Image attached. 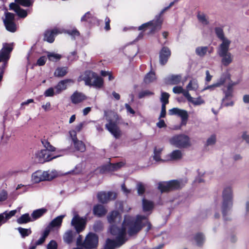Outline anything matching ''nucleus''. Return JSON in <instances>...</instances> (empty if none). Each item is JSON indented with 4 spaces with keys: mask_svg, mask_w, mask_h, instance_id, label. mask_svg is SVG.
<instances>
[{
    "mask_svg": "<svg viewBox=\"0 0 249 249\" xmlns=\"http://www.w3.org/2000/svg\"><path fill=\"white\" fill-rule=\"evenodd\" d=\"M147 225V231L151 228V225L145 216L138 215L135 220H132L130 216H125L121 228L113 225L110 228L111 234L116 236V240L107 239L105 249H115L124 244L126 241V227H128V233L132 236L137 233L145 225Z\"/></svg>",
    "mask_w": 249,
    "mask_h": 249,
    "instance_id": "obj_1",
    "label": "nucleus"
},
{
    "mask_svg": "<svg viewBox=\"0 0 249 249\" xmlns=\"http://www.w3.org/2000/svg\"><path fill=\"white\" fill-rule=\"evenodd\" d=\"M105 116L108 122L105 125L106 128L116 139H119L122 133L118 126V115L112 111H105Z\"/></svg>",
    "mask_w": 249,
    "mask_h": 249,
    "instance_id": "obj_2",
    "label": "nucleus"
},
{
    "mask_svg": "<svg viewBox=\"0 0 249 249\" xmlns=\"http://www.w3.org/2000/svg\"><path fill=\"white\" fill-rule=\"evenodd\" d=\"M178 0H175V1L171 2L168 6L162 9L160 14L156 16L155 20L142 24L139 27V30H141L142 29H148L149 30V32L148 33L149 34H154L156 32L160 30L161 29V24L162 23V19L161 18V15L164 13L165 11L172 6L174 5L175 2H177Z\"/></svg>",
    "mask_w": 249,
    "mask_h": 249,
    "instance_id": "obj_3",
    "label": "nucleus"
},
{
    "mask_svg": "<svg viewBox=\"0 0 249 249\" xmlns=\"http://www.w3.org/2000/svg\"><path fill=\"white\" fill-rule=\"evenodd\" d=\"M222 212L224 217L228 215L233 205V190L231 186L225 187L222 192Z\"/></svg>",
    "mask_w": 249,
    "mask_h": 249,
    "instance_id": "obj_4",
    "label": "nucleus"
},
{
    "mask_svg": "<svg viewBox=\"0 0 249 249\" xmlns=\"http://www.w3.org/2000/svg\"><path fill=\"white\" fill-rule=\"evenodd\" d=\"M170 143L178 148H186L192 145L190 137L185 134H178L169 140Z\"/></svg>",
    "mask_w": 249,
    "mask_h": 249,
    "instance_id": "obj_5",
    "label": "nucleus"
},
{
    "mask_svg": "<svg viewBox=\"0 0 249 249\" xmlns=\"http://www.w3.org/2000/svg\"><path fill=\"white\" fill-rule=\"evenodd\" d=\"M230 45L219 46L217 50V53L221 57V64L227 67L230 65L233 60V55L229 52Z\"/></svg>",
    "mask_w": 249,
    "mask_h": 249,
    "instance_id": "obj_6",
    "label": "nucleus"
},
{
    "mask_svg": "<svg viewBox=\"0 0 249 249\" xmlns=\"http://www.w3.org/2000/svg\"><path fill=\"white\" fill-rule=\"evenodd\" d=\"M58 175L55 170L42 171L38 170L32 174V180L35 183H38L45 180H51Z\"/></svg>",
    "mask_w": 249,
    "mask_h": 249,
    "instance_id": "obj_7",
    "label": "nucleus"
},
{
    "mask_svg": "<svg viewBox=\"0 0 249 249\" xmlns=\"http://www.w3.org/2000/svg\"><path fill=\"white\" fill-rule=\"evenodd\" d=\"M183 185L181 181L173 180L168 182H160L158 188L162 193L180 188Z\"/></svg>",
    "mask_w": 249,
    "mask_h": 249,
    "instance_id": "obj_8",
    "label": "nucleus"
},
{
    "mask_svg": "<svg viewBox=\"0 0 249 249\" xmlns=\"http://www.w3.org/2000/svg\"><path fill=\"white\" fill-rule=\"evenodd\" d=\"M86 217H82L75 214L71 221V225L75 228L76 232L79 233L85 228L87 220Z\"/></svg>",
    "mask_w": 249,
    "mask_h": 249,
    "instance_id": "obj_9",
    "label": "nucleus"
},
{
    "mask_svg": "<svg viewBox=\"0 0 249 249\" xmlns=\"http://www.w3.org/2000/svg\"><path fill=\"white\" fill-rule=\"evenodd\" d=\"M98 244V237L97 234L89 232L86 237L83 246L86 249L96 248Z\"/></svg>",
    "mask_w": 249,
    "mask_h": 249,
    "instance_id": "obj_10",
    "label": "nucleus"
},
{
    "mask_svg": "<svg viewBox=\"0 0 249 249\" xmlns=\"http://www.w3.org/2000/svg\"><path fill=\"white\" fill-rule=\"evenodd\" d=\"M15 15L10 12L5 13V18L3 22L7 30L11 32H15L17 28L15 23L14 22Z\"/></svg>",
    "mask_w": 249,
    "mask_h": 249,
    "instance_id": "obj_11",
    "label": "nucleus"
},
{
    "mask_svg": "<svg viewBox=\"0 0 249 249\" xmlns=\"http://www.w3.org/2000/svg\"><path fill=\"white\" fill-rule=\"evenodd\" d=\"M13 50V48L10 44L3 45V48L0 51V62H3V69L6 66L7 61L10 57V53Z\"/></svg>",
    "mask_w": 249,
    "mask_h": 249,
    "instance_id": "obj_12",
    "label": "nucleus"
},
{
    "mask_svg": "<svg viewBox=\"0 0 249 249\" xmlns=\"http://www.w3.org/2000/svg\"><path fill=\"white\" fill-rule=\"evenodd\" d=\"M223 92L224 94V97L222 100V104L224 106L229 107L232 106L234 102L231 101L233 96V89L226 87V89H223Z\"/></svg>",
    "mask_w": 249,
    "mask_h": 249,
    "instance_id": "obj_13",
    "label": "nucleus"
},
{
    "mask_svg": "<svg viewBox=\"0 0 249 249\" xmlns=\"http://www.w3.org/2000/svg\"><path fill=\"white\" fill-rule=\"evenodd\" d=\"M36 161L40 163H44L50 161L51 160L55 158L56 157H51L50 153L47 150L42 149L37 151L36 154Z\"/></svg>",
    "mask_w": 249,
    "mask_h": 249,
    "instance_id": "obj_14",
    "label": "nucleus"
},
{
    "mask_svg": "<svg viewBox=\"0 0 249 249\" xmlns=\"http://www.w3.org/2000/svg\"><path fill=\"white\" fill-rule=\"evenodd\" d=\"M70 137H71L74 148L81 152L86 150V146L84 142L77 139L76 136V132L74 130H71L69 132Z\"/></svg>",
    "mask_w": 249,
    "mask_h": 249,
    "instance_id": "obj_15",
    "label": "nucleus"
},
{
    "mask_svg": "<svg viewBox=\"0 0 249 249\" xmlns=\"http://www.w3.org/2000/svg\"><path fill=\"white\" fill-rule=\"evenodd\" d=\"M116 197V194L111 192H108L107 193L101 192L99 193L97 195L98 200L102 203H107L110 200L115 199Z\"/></svg>",
    "mask_w": 249,
    "mask_h": 249,
    "instance_id": "obj_16",
    "label": "nucleus"
},
{
    "mask_svg": "<svg viewBox=\"0 0 249 249\" xmlns=\"http://www.w3.org/2000/svg\"><path fill=\"white\" fill-rule=\"evenodd\" d=\"M214 31L217 37L221 41V43L219 44V46L231 45V41L225 36L222 28L220 27H216L214 29Z\"/></svg>",
    "mask_w": 249,
    "mask_h": 249,
    "instance_id": "obj_17",
    "label": "nucleus"
},
{
    "mask_svg": "<svg viewBox=\"0 0 249 249\" xmlns=\"http://www.w3.org/2000/svg\"><path fill=\"white\" fill-rule=\"evenodd\" d=\"M95 75V73L90 71H86L80 76L78 79L79 82L84 81L86 85L91 86L92 81Z\"/></svg>",
    "mask_w": 249,
    "mask_h": 249,
    "instance_id": "obj_18",
    "label": "nucleus"
},
{
    "mask_svg": "<svg viewBox=\"0 0 249 249\" xmlns=\"http://www.w3.org/2000/svg\"><path fill=\"white\" fill-rule=\"evenodd\" d=\"M62 31L57 28H54L52 30L47 31L44 34V40L49 43H52L54 40L55 36L61 34Z\"/></svg>",
    "mask_w": 249,
    "mask_h": 249,
    "instance_id": "obj_19",
    "label": "nucleus"
},
{
    "mask_svg": "<svg viewBox=\"0 0 249 249\" xmlns=\"http://www.w3.org/2000/svg\"><path fill=\"white\" fill-rule=\"evenodd\" d=\"M171 55L170 49L166 47H163L160 53V62L161 65H164L168 61Z\"/></svg>",
    "mask_w": 249,
    "mask_h": 249,
    "instance_id": "obj_20",
    "label": "nucleus"
},
{
    "mask_svg": "<svg viewBox=\"0 0 249 249\" xmlns=\"http://www.w3.org/2000/svg\"><path fill=\"white\" fill-rule=\"evenodd\" d=\"M184 153L180 149L174 150L167 155V157L172 161L180 160L182 159Z\"/></svg>",
    "mask_w": 249,
    "mask_h": 249,
    "instance_id": "obj_21",
    "label": "nucleus"
},
{
    "mask_svg": "<svg viewBox=\"0 0 249 249\" xmlns=\"http://www.w3.org/2000/svg\"><path fill=\"white\" fill-rule=\"evenodd\" d=\"M74 81L71 79H67L60 81L55 87L56 93L59 94L62 91L65 90L67 87V84L69 83H73Z\"/></svg>",
    "mask_w": 249,
    "mask_h": 249,
    "instance_id": "obj_22",
    "label": "nucleus"
},
{
    "mask_svg": "<svg viewBox=\"0 0 249 249\" xmlns=\"http://www.w3.org/2000/svg\"><path fill=\"white\" fill-rule=\"evenodd\" d=\"M10 10H14L18 17L24 18L27 16V13L26 10L21 9L17 4L11 3L9 5Z\"/></svg>",
    "mask_w": 249,
    "mask_h": 249,
    "instance_id": "obj_23",
    "label": "nucleus"
},
{
    "mask_svg": "<svg viewBox=\"0 0 249 249\" xmlns=\"http://www.w3.org/2000/svg\"><path fill=\"white\" fill-rule=\"evenodd\" d=\"M169 114L170 115H178L181 119L188 117V114L186 110L179 109L177 107H174L170 109L169 110Z\"/></svg>",
    "mask_w": 249,
    "mask_h": 249,
    "instance_id": "obj_24",
    "label": "nucleus"
},
{
    "mask_svg": "<svg viewBox=\"0 0 249 249\" xmlns=\"http://www.w3.org/2000/svg\"><path fill=\"white\" fill-rule=\"evenodd\" d=\"M169 114L170 115H178L181 119L188 117V114L186 110L179 109L177 107H174L170 109L169 110Z\"/></svg>",
    "mask_w": 249,
    "mask_h": 249,
    "instance_id": "obj_25",
    "label": "nucleus"
},
{
    "mask_svg": "<svg viewBox=\"0 0 249 249\" xmlns=\"http://www.w3.org/2000/svg\"><path fill=\"white\" fill-rule=\"evenodd\" d=\"M107 220L110 224L117 223L120 222L121 219L120 214L118 211H112L110 213L107 217Z\"/></svg>",
    "mask_w": 249,
    "mask_h": 249,
    "instance_id": "obj_26",
    "label": "nucleus"
},
{
    "mask_svg": "<svg viewBox=\"0 0 249 249\" xmlns=\"http://www.w3.org/2000/svg\"><path fill=\"white\" fill-rule=\"evenodd\" d=\"M185 97L187 99L189 102L192 103L195 106H199L204 104L205 103L204 100L202 99L201 96H199L197 98L195 99L191 96L189 92L186 93Z\"/></svg>",
    "mask_w": 249,
    "mask_h": 249,
    "instance_id": "obj_27",
    "label": "nucleus"
},
{
    "mask_svg": "<svg viewBox=\"0 0 249 249\" xmlns=\"http://www.w3.org/2000/svg\"><path fill=\"white\" fill-rule=\"evenodd\" d=\"M93 213L94 215L98 217H101L105 215L107 213V210L105 207L102 205L98 204L95 206L93 209Z\"/></svg>",
    "mask_w": 249,
    "mask_h": 249,
    "instance_id": "obj_28",
    "label": "nucleus"
},
{
    "mask_svg": "<svg viewBox=\"0 0 249 249\" xmlns=\"http://www.w3.org/2000/svg\"><path fill=\"white\" fill-rule=\"evenodd\" d=\"M231 74L228 70H227L223 72L219 78L217 80L216 83L219 87L224 85L225 83L227 81L231 79Z\"/></svg>",
    "mask_w": 249,
    "mask_h": 249,
    "instance_id": "obj_29",
    "label": "nucleus"
},
{
    "mask_svg": "<svg viewBox=\"0 0 249 249\" xmlns=\"http://www.w3.org/2000/svg\"><path fill=\"white\" fill-rule=\"evenodd\" d=\"M16 213V210H13L11 211L9 213L5 212L2 213L0 214V226L5 223L7 220L14 216Z\"/></svg>",
    "mask_w": 249,
    "mask_h": 249,
    "instance_id": "obj_30",
    "label": "nucleus"
},
{
    "mask_svg": "<svg viewBox=\"0 0 249 249\" xmlns=\"http://www.w3.org/2000/svg\"><path fill=\"white\" fill-rule=\"evenodd\" d=\"M199 87L198 80L196 78H192L186 87V91H196Z\"/></svg>",
    "mask_w": 249,
    "mask_h": 249,
    "instance_id": "obj_31",
    "label": "nucleus"
},
{
    "mask_svg": "<svg viewBox=\"0 0 249 249\" xmlns=\"http://www.w3.org/2000/svg\"><path fill=\"white\" fill-rule=\"evenodd\" d=\"M122 166V163H117L115 164H111L103 166L102 167V171H114L119 169Z\"/></svg>",
    "mask_w": 249,
    "mask_h": 249,
    "instance_id": "obj_32",
    "label": "nucleus"
},
{
    "mask_svg": "<svg viewBox=\"0 0 249 249\" xmlns=\"http://www.w3.org/2000/svg\"><path fill=\"white\" fill-rule=\"evenodd\" d=\"M71 98L72 103L77 104L84 100L86 98L83 94L76 91L71 96Z\"/></svg>",
    "mask_w": 249,
    "mask_h": 249,
    "instance_id": "obj_33",
    "label": "nucleus"
},
{
    "mask_svg": "<svg viewBox=\"0 0 249 249\" xmlns=\"http://www.w3.org/2000/svg\"><path fill=\"white\" fill-rule=\"evenodd\" d=\"M181 79V76L180 74L172 75L166 78V82L170 85H177L179 83Z\"/></svg>",
    "mask_w": 249,
    "mask_h": 249,
    "instance_id": "obj_34",
    "label": "nucleus"
},
{
    "mask_svg": "<svg viewBox=\"0 0 249 249\" xmlns=\"http://www.w3.org/2000/svg\"><path fill=\"white\" fill-rule=\"evenodd\" d=\"M142 208L144 212L151 211L154 207L153 202L146 200L144 198L142 199Z\"/></svg>",
    "mask_w": 249,
    "mask_h": 249,
    "instance_id": "obj_35",
    "label": "nucleus"
},
{
    "mask_svg": "<svg viewBox=\"0 0 249 249\" xmlns=\"http://www.w3.org/2000/svg\"><path fill=\"white\" fill-rule=\"evenodd\" d=\"M46 212L47 209L45 208L39 209L34 211L31 214V216L33 218V221L42 216Z\"/></svg>",
    "mask_w": 249,
    "mask_h": 249,
    "instance_id": "obj_36",
    "label": "nucleus"
},
{
    "mask_svg": "<svg viewBox=\"0 0 249 249\" xmlns=\"http://www.w3.org/2000/svg\"><path fill=\"white\" fill-rule=\"evenodd\" d=\"M68 72V68L66 67H58L54 71V75L56 77H62L65 76Z\"/></svg>",
    "mask_w": 249,
    "mask_h": 249,
    "instance_id": "obj_37",
    "label": "nucleus"
},
{
    "mask_svg": "<svg viewBox=\"0 0 249 249\" xmlns=\"http://www.w3.org/2000/svg\"><path fill=\"white\" fill-rule=\"evenodd\" d=\"M17 222L19 224H25L32 221L31 217L28 213L22 214L20 217L17 219Z\"/></svg>",
    "mask_w": 249,
    "mask_h": 249,
    "instance_id": "obj_38",
    "label": "nucleus"
},
{
    "mask_svg": "<svg viewBox=\"0 0 249 249\" xmlns=\"http://www.w3.org/2000/svg\"><path fill=\"white\" fill-rule=\"evenodd\" d=\"M197 18L199 21L203 25H206L209 23L208 17L203 13H198Z\"/></svg>",
    "mask_w": 249,
    "mask_h": 249,
    "instance_id": "obj_39",
    "label": "nucleus"
},
{
    "mask_svg": "<svg viewBox=\"0 0 249 249\" xmlns=\"http://www.w3.org/2000/svg\"><path fill=\"white\" fill-rule=\"evenodd\" d=\"M163 150L162 147H156L154 151L153 159L156 161H164V160L161 159L160 154Z\"/></svg>",
    "mask_w": 249,
    "mask_h": 249,
    "instance_id": "obj_40",
    "label": "nucleus"
},
{
    "mask_svg": "<svg viewBox=\"0 0 249 249\" xmlns=\"http://www.w3.org/2000/svg\"><path fill=\"white\" fill-rule=\"evenodd\" d=\"M73 233L72 231H67L63 235V240L67 244H70L73 240Z\"/></svg>",
    "mask_w": 249,
    "mask_h": 249,
    "instance_id": "obj_41",
    "label": "nucleus"
},
{
    "mask_svg": "<svg viewBox=\"0 0 249 249\" xmlns=\"http://www.w3.org/2000/svg\"><path fill=\"white\" fill-rule=\"evenodd\" d=\"M103 84V80L101 77L95 73V75L92 81L91 85L95 87L101 88Z\"/></svg>",
    "mask_w": 249,
    "mask_h": 249,
    "instance_id": "obj_42",
    "label": "nucleus"
},
{
    "mask_svg": "<svg viewBox=\"0 0 249 249\" xmlns=\"http://www.w3.org/2000/svg\"><path fill=\"white\" fill-rule=\"evenodd\" d=\"M64 215H60L53 219L50 224L51 227H59L61 226Z\"/></svg>",
    "mask_w": 249,
    "mask_h": 249,
    "instance_id": "obj_43",
    "label": "nucleus"
},
{
    "mask_svg": "<svg viewBox=\"0 0 249 249\" xmlns=\"http://www.w3.org/2000/svg\"><path fill=\"white\" fill-rule=\"evenodd\" d=\"M216 141L217 138L216 134H212L207 138L205 145L206 146H213L216 143Z\"/></svg>",
    "mask_w": 249,
    "mask_h": 249,
    "instance_id": "obj_44",
    "label": "nucleus"
},
{
    "mask_svg": "<svg viewBox=\"0 0 249 249\" xmlns=\"http://www.w3.org/2000/svg\"><path fill=\"white\" fill-rule=\"evenodd\" d=\"M156 79L155 74L154 72L150 71L148 73L144 78V82L146 84H149L153 82Z\"/></svg>",
    "mask_w": 249,
    "mask_h": 249,
    "instance_id": "obj_45",
    "label": "nucleus"
},
{
    "mask_svg": "<svg viewBox=\"0 0 249 249\" xmlns=\"http://www.w3.org/2000/svg\"><path fill=\"white\" fill-rule=\"evenodd\" d=\"M208 51V47L206 46L204 47H198L196 49V53L197 55L199 56H204Z\"/></svg>",
    "mask_w": 249,
    "mask_h": 249,
    "instance_id": "obj_46",
    "label": "nucleus"
},
{
    "mask_svg": "<svg viewBox=\"0 0 249 249\" xmlns=\"http://www.w3.org/2000/svg\"><path fill=\"white\" fill-rule=\"evenodd\" d=\"M47 56L49 60L52 61L59 60L61 58L60 54L50 52L47 53Z\"/></svg>",
    "mask_w": 249,
    "mask_h": 249,
    "instance_id": "obj_47",
    "label": "nucleus"
},
{
    "mask_svg": "<svg viewBox=\"0 0 249 249\" xmlns=\"http://www.w3.org/2000/svg\"><path fill=\"white\" fill-rule=\"evenodd\" d=\"M173 91L175 94L182 93L185 97L186 93L188 92V91L184 90L181 86H175L173 89Z\"/></svg>",
    "mask_w": 249,
    "mask_h": 249,
    "instance_id": "obj_48",
    "label": "nucleus"
},
{
    "mask_svg": "<svg viewBox=\"0 0 249 249\" xmlns=\"http://www.w3.org/2000/svg\"><path fill=\"white\" fill-rule=\"evenodd\" d=\"M169 97V94L168 93L165 92H161L160 101L162 102V105H164L165 106L166 104L168 103Z\"/></svg>",
    "mask_w": 249,
    "mask_h": 249,
    "instance_id": "obj_49",
    "label": "nucleus"
},
{
    "mask_svg": "<svg viewBox=\"0 0 249 249\" xmlns=\"http://www.w3.org/2000/svg\"><path fill=\"white\" fill-rule=\"evenodd\" d=\"M19 232L20 233L22 237H25L28 236L29 234L31 233V231L30 229H24L21 227H19L18 229Z\"/></svg>",
    "mask_w": 249,
    "mask_h": 249,
    "instance_id": "obj_50",
    "label": "nucleus"
},
{
    "mask_svg": "<svg viewBox=\"0 0 249 249\" xmlns=\"http://www.w3.org/2000/svg\"><path fill=\"white\" fill-rule=\"evenodd\" d=\"M15 1L18 4L25 7L30 6L33 4V2L30 0H15Z\"/></svg>",
    "mask_w": 249,
    "mask_h": 249,
    "instance_id": "obj_51",
    "label": "nucleus"
},
{
    "mask_svg": "<svg viewBox=\"0 0 249 249\" xmlns=\"http://www.w3.org/2000/svg\"><path fill=\"white\" fill-rule=\"evenodd\" d=\"M103 225L101 221H97L95 222L93 226V229L95 231H99L103 229Z\"/></svg>",
    "mask_w": 249,
    "mask_h": 249,
    "instance_id": "obj_52",
    "label": "nucleus"
},
{
    "mask_svg": "<svg viewBox=\"0 0 249 249\" xmlns=\"http://www.w3.org/2000/svg\"><path fill=\"white\" fill-rule=\"evenodd\" d=\"M153 94L154 93L149 90H144L139 92L138 96L139 98H142L146 96H149Z\"/></svg>",
    "mask_w": 249,
    "mask_h": 249,
    "instance_id": "obj_53",
    "label": "nucleus"
},
{
    "mask_svg": "<svg viewBox=\"0 0 249 249\" xmlns=\"http://www.w3.org/2000/svg\"><path fill=\"white\" fill-rule=\"evenodd\" d=\"M195 240L197 245L200 246L203 243L204 241V236L201 233L196 234L195 236Z\"/></svg>",
    "mask_w": 249,
    "mask_h": 249,
    "instance_id": "obj_54",
    "label": "nucleus"
},
{
    "mask_svg": "<svg viewBox=\"0 0 249 249\" xmlns=\"http://www.w3.org/2000/svg\"><path fill=\"white\" fill-rule=\"evenodd\" d=\"M137 190L139 195H142L145 192V187L142 183L139 182L137 185Z\"/></svg>",
    "mask_w": 249,
    "mask_h": 249,
    "instance_id": "obj_55",
    "label": "nucleus"
},
{
    "mask_svg": "<svg viewBox=\"0 0 249 249\" xmlns=\"http://www.w3.org/2000/svg\"><path fill=\"white\" fill-rule=\"evenodd\" d=\"M220 87L217 83H215L211 85L205 87L202 90V91L206 90H210V91H213L216 88Z\"/></svg>",
    "mask_w": 249,
    "mask_h": 249,
    "instance_id": "obj_56",
    "label": "nucleus"
},
{
    "mask_svg": "<svg viewBox=\"0 0 249 249\" xmlns=\"http://www.w3.org/2000/svg\"><path fill=\"white\" fill-rule=\"evenodd\" d=\"M57 244L54 240H52L47 245V249H57Z\"/></svg>",
    "mask_w": 249,
    "mask_h": 249,
    "instance_id": "obj_57",
    "label": "nucleus"
},
{
    "mask_svg": "<svg viewBox=\"0 0 249 249\" xmlns=\"http://www.w3.org/2000/svg\"><path fill=\"white\" fill-rule=\"evenodd\" d=\"M54 95V89L53 88L47 89L44 92L46 97H52Z\"/></svg>",
    "mask_w": 249,
    "mask_h": 249,
    "instance_id": "obj_58",
    "label": "nucleus"
},
{
    "mask_svg": "<svg viewBox=\"0 0 249 249\" xmlns=\"http://www.w3.org/2000/svg\"><path fill=\"white\" fill-rule=\"evenodd\" d=\"M46 58L45 56H43L40 57L37 61V65L38 66H43L46 61Z\"/></svg>",
    "mask_w": 249,
    "mask_h": 249,
    "instance_id": "obj_59",
    "label": "nucleus"
},
{
    "mask_svg": "<svg viewBox=\"0 0 249 249\" xmlns=\"http://www.w3.org/2000/svg\"><path fill=\"white\" fill-rule=\"evenodd\" d=\"M7 198V193L5 191L0 192V201H3Z\"/></svg>",
    "mask_w": 249,
    "mask_h": 249,
    "instance_id": "obj_60",
    "label": "nucleus"
},
{
    "mask_svg": "<svg viewBox=\"0 0 249 249\" xmlns=\"http://www.w3.org/2000/svg\"><path fill=\"white\" fill-rule=\"evenodd\" d=\"M165 115H166V106H165L164 105H162L161 112L160 113V115L159 117V119H160L161 118L165 117Z\"/></svg>",
    "mask_w": 249,
    "mask_h": 249,
    "instance_id": "obj_61",
    "label": "nucleus"
},
{
    "mask_svg": "<svg viewBox=\"0 0 249 249\" xmlns=\"http://www.w3.org/2000/svg\"><path fill=\"white\" fill-rule=\"evenodd\" d=\"M156 125L159 128H160L166 126L164 120H161V118L159 119V122L156 124Z\"/></svg>",
    "mask_w": 249,
    "mask_h": 249,
    "instance_id": "obj_62",
    "label": "nucleus"
},
{
    "mask_svg": "<svg viewBox=\"0 0 249 249\" xmlns=\"http://www.w3.org/2000/svg\"><path fill=\"white\" fill-rule=\"evenodd\" d=\"M242 138L246 143H249V134L247 132H243Z\"/></svg>",
    "mask_w": 249,
    "mask_h": 249,
    "instance_id": "obj_63",
    "label": "nucleus"
},
{
    "mask_svg": "<svg viewBox=\"0 0 249 249\" xmlns=\"http://www.w3.org/2000/svg\"><path fill=\"white\" fill-rule=\"evenodd\" d=\"M67 33L71 36H75L79 35V33L76 30H69L67 31Z\"/></svg>",
    "mask_w": 249,
    "mask_h": 249,
    "instance_id": "obj_64",
    "label": "nucleus"
}]
</instances>
